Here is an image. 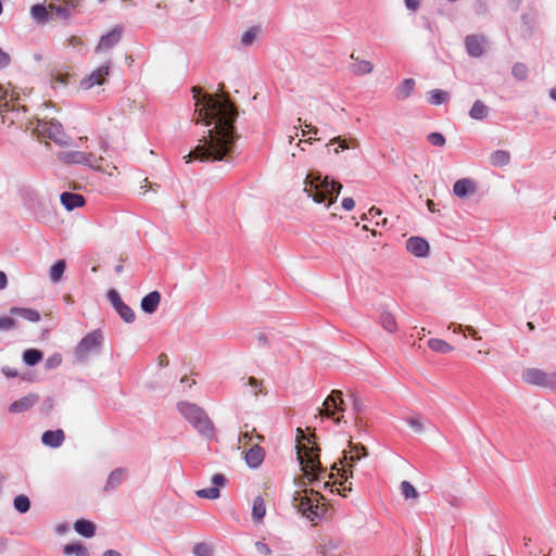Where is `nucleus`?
Wrapping results in <instances>:
<instances>
[{
	"label": "nucleus",
	"mask_w": 556,
	"mask_h": 556,
	"mask_svg": "<svg viewBox=\"0 0 556 556\" xmlns=\"http://www.w3.org/2000/svg\"><path fill=\"white\" fill-rule=\"evenodd\" d=\"M38 397L34 394H30V395H27V396H24L15 402H13L10 407H9V410L11 413H23V412H26L28 410L29 408H31L35 403L37 402Z\"/></svg>",
	"instance_id": "412c9836"
},
{
	"label": "nucleus",
	"mask_w": 556,
	"mask_h": 556,
	"mask_svg": "<svg viewBox=\"0 0 556 556\" xmlns=\"http://www.w3.org/2000/svg\"><path fill=\"white\" fill-rule=\"evenodd\" d=\"M161 302V294L159 291H152L147 294L141 301V308L148 314L154 313Z\"/></svg>",
	"instance_id": "4be33fe9"
},
{
	"label": "nucleus",
	"mask_w": 556,
	"mask_h": 556,
	"mask_svg": "<svg viewBox=\"0 0 556 556\" xmlns=\"http://www.w3.org/2000/svg\"><path fill=\"white\" fill-rule=\"evenodd\" d=\"M74 528L79 534L86 538H91L96 533V526L89 520L79 519L75 522Z\"/></svg>",
	"instance_id": "cd10ccee"
},
{
	"label": "nucleus",
	"mask_w": 556,
	"mask_h": 556,
	"mask_svg": "<svg viewBox=\"0 0 556 556\" xmlns=\"http://www.w3.org/2000/svg\"><path fill=\"white\" fill-rule=\"evenodd\" d=\"M103 342V336L100 330H94L85 336L75 349V357L83 363L88 359L90 354L97 353Z\"/></svg>",
	"instance_id": "6e6552de"
},
{
	"label": "nucleus",
	"mask_w": 556,
	"mask_h": 556,
	"mask_svg": "<svg viewBox=\"0 0 556 556\" xmlns=\"http://www.w3.org/2000/svg\"><path fill=\"white\" fill-rule=\"evenodd\" d=\"M342 185L330 180L327 176L323 177L318 172H311L305 178L304 191L317 203H325L326 206L332 204L340 191Z\"/></svg>",
	"instance_id": "7ed1b4c3"
},
{
	"label": "nucleus",
	"mask_w": 556,
	"mask_h": 556,
	"mask_svg": "<svg viewBox=\"0 0 556 556\" xmlns=\"http://www.w3.org/2000/svg\"><path fill=\"white\" fill-rule=\"evenodd\" d=\"M344 401L342 392L340 390H333L324 401L323 408L319 410L321 416L333 419L336 424H339L342 416H337V413L344 410Z\"/></svg>",
	"instance_id": "9b49d317"
},
{
	"label": "nucleus",
	"mask_w": 556,
	"mask_h": 556,
	"mask_svg": "<svg viewBox=\"0 0 556 556\" xmlns=\"http://www.w3.org/2000/svg\"><path fill=\"white\" fill-rule=\"evenodd\" d=\"M256 37V31L254 29H250L245 31L242 36V42L244 45H251Z\"/></svg>",
	"instance_id": "6e6d98bb"
},
{
	"label": "nucleus",
	"mask_w": 556,
	"mask_h": 556,
	"mask_svg": "<svg viewBox=\"0 0 556 556\" xmlns=\"http://www.w3.org/2000/svg\"><path fill=\"white\" fill-rule=\"evenodd\" d=\"M428 346L430 350L437 353L447 354L451 353L454 348L442 339H430L428 341Z\"/></svg>",
	"instance_id": "72a5a7b5"
},
{
	"label": "nucleus",
	"mask_w": 556,
	"mask_h": 556,
	"mask_svg": "<svg viewBox=\"0 0 556 556\" xmlns=\"http://www.w3.org/2000/svg\"><path fill=\"white\" fill-rule=\"evenodd\" d=\"M65 434L62 430H48L42 434V443L51 447H59L64 442Z\"/></svg>",
	"instance_id": "5701e85b"
},
{
	"label": "nucleus",
	"mask_w": 556,
	"mask_h": 556,
	"mask_svg": "<svg viewBox=\"0 0 556 556\" xmlns=\"http://www.w3.org/2000/svg\"><path fill=\"white\" fill-rule=\"evenodd\" d=\"M256 548L258 552L265 554V555H269L271 553V549L269 548V546L265 543H262V542H257L256 543Z\"/></svg>",
	"instance_id": "0e129e2a"
},
{
	"label": "nucleus",
	"mask_w": 556,
	"mask_h": 556,
	"mask_svg": "<svg viewBox=\"0 0 556 556\" xmlns=\"http://www.w3.org/2000/svg\"><path fill=\"white\" fill-rule=\"evenodd\" d=\"M67 46H71L73 48H80L84 46V40L81 37L74 35L67 39Z\"/></svg>",
	"instance_id": "5fc2aeb1"
},
{
	"label": "nucleus",
	"mask_w": 556,
	"mask_h": 556,
	"mask_svg": "<svg viewBox=\"0 0 556 556\" xmlns=\"http://www.w3.org/2000/svg\"><path fill=\"white\" fill-rule=\"evenodd\" d=\"M355 206V202L352 198H344L342 200V207L346 211H351Z\"/></svg>",
	"instance_id": "e2e57ef3"
},
{
	"label": "nucleus",
	"mask_w": 556,
	"mask_h": 556,
	"mask_svg": "<svg viewBox=\"0 0 556 556\" xmlns=\"http://www.w3.org/2000/svg\"><path fill=\"white\" fill-rule=\"evenodd\" d=\"M407 250L415 256L422 257L429 253V243L420 237H412L406 242Z\"/></svg>",
	"instance_id": "a211bd4d"
},
{
	"label": "nucleus",
	"mask_w": 556,
	"mask_h": 556,
	"mask_svg": "<svg viewBox=\"0 0 556 556\" xmlns=\"http://www.w3.org/2000/svg\"><path fill=\"white\" fill-rule=\"evenodd\" d=\"M466 331H468V333L475 339V340H480L481 337L478 336V332L476 331V329L471 326H466Z\"/></svg>",
	"instance_id": "774afa93"
},
{
	"label": "nucleus",
	"mask_w": 556,
	"mask_h": 556,
	"mask_svg": "<svg viewBox=\"0 0 556 556\" xmlns=\"http://www.w3.org/2000/svg\"><path fill=\"white\" fill-rule=\"evenodd\" d=\"M125 323H132L136 318L134 311L124 302L115 309Z\"/></svg>",
	"instance_id": "a19ab883"
},
{
	"label": "nucleus",
	"mask_w": 556,
	"mask_h": 556,
	"mask_svg": "<svg viewBox=\"0 0 556 556\" xmlns=\"http://www.w3.org/2000/svg\"><path fill=\"white\" fill-rule=\"evenodd\" d=\"M195 100L193 121L195 124L212 126L207 136L203 137L189 154L184 156L186 163L193 160L201 162L229 161L239 136L236 134L235 122L238 110L227 92L222 94H202L200 87L192 88Z\"/></svg>",
	"instance_id": "f257e3e1"
},
{
	"label": "nucleus",
	"mask_w": 556,
	"mask_h": 556,
	"mask_svg": "<svg viewBox=\"0 0 556 556\" xmlns=\"http://www.w3.org/2000/svg\"><path fill=\"white\" fill-rule=\"evenodd\" d=\"M351 59L355 60L356 62L352 65V72L357 75H366L372 72L374 66L369 61L366 60H358L355 58L354 53L351 54Z\"/></svg>",
	"instance_id": "bb28decb"
},
{
	"label": "nucleus",
	"mask_w": 556,
	"mask_h": 556,
	"mask_svg": "<svg viewBox=\"0 0 556 556\" xmlns=\"http://www.w3.org/2000/svg\"><path fill=\"white\" fill-rule=\"evenodd\" d=\"M123 35V27L119 25H116L112 28L111 31H109L106 35H103L96 47V52H104L112 49L114 46H116Z\"/></svg>",
	"instance_id": "4468645a"
},
{
	"label": "nucleus",
	"mask_w": 556,
	"mask_h": 556,
	"mask_svg": "<svg viewBox=\"0 0 556 556\" xmlns=\"http://www.w3.org/2000/svg\"><path fill=\"white\" fill-rule=\"evenodd\" d=\"M264 439V435L256 434L257 442L245 452V462L252 468H257L264 460L265 451L260 446Z\"/></svg>",
	"instance_id": "2eb2a0df"
},
{
	"label": "nucleus",
	"mask_w": 556,
	"mask_h": 556,
	"mask_svg": "<svg viewBox=\"0 0 556 556\" xmlns=\"http://www.w3.org/2000/svg\"><path fill=\"white\" fill-rule=\"evenodd\" d=\"M477 191V185L471 178L458 179L453 186V192L458 198H465Z\"/></svg>",
	"instance_id": "f3484780"
},
{
	"label": "nucleus",
	"mask_w": 556,
	"mask_h": 556,
	"mask_svg": "<svg viewBox=\"0 0 556 556\" xmlns=\"http://www.w3.org/2000/svg\"><path fill=\"white\" fill-rule=\"evenodd\" d=\"M62 362V357L60 354H55L53 356H51L50 358L47 359V366L49 368H53V367H56L61 364Z\"/></svg>",
	"instance_id": "13d9d810"
},
{
	"label": "nucleus",
	"mask_w": 556,
	"mask_h": 556,
	"mask_svg": "<svg viewBox=\"0 0 556 556\" xmlns=\"http://www.w3.org/2000/svg\"><path fill=\"white\" fill-rule=\"evenodd\" d=\"M525 382L556 391V371L546 372L539 368H527L522 371Z\"/></svg>",
	"instance_id": "9d476101"
},
{
	"label": "nucleus",
	"mask_w": 556,
	"mask_h": 556,
	"mask_svg": "<svg viewBox=\"0 0 556 556\" xmlns=\"http://www.w3.org/2000/svg\"><path fill=\"white\" fill-rule=\"evenodd\" d=\"M11 62L10 55L0 48V68L8 66Z\"/></svg>",
	"instance_id": "bf43d9fd"
},
{
	"label": "nucleus",
	"mask_w": 556,
	"mask_h": 556,
	"mask_svg": "<svg viewBox=\"0 0 556 556\" xmlns=\"http://www.w3.org/2000/svg\"><path fill=\"white\" fill-rule=\"evenodd\" d=\"M488 114L489 108L481 100L475 101L472 108L469 111V116L478 121L486 118Z\"/></svg>",
	"instance_id": "2f4dec72"
},
{
	"label": "nucleus",
	"mask_w": 556,
	"mask_h": 556,
	"mask_svg": "<svg viewBox=\"0 0 556 556\" xmlns=\"http://www.w3.org/2000/svg\"><path fill=\"white\" fill-rule=\"evenodd\" d=\"M256 434H258L256 429L251 428L248 424H245L240 431L238 440L239 448H245V446H248L254 438L256 439Z\"/></svg>",
	"instance_id": "a878e982"
},
{
	"label": "nucleus",
	"mask_w": 556,
	"mask_h": 556,
	"mask_svg": "<svg viewBox=\"0 0 556 556\" xmlns=\"http://www.w3.org/2000/svg\"><path fill=\"white\" fill-rule=\"evenodd\" d=\"M450 100V94L446 91L434 89L429 92V102L433 105L445 103Z\"/></svg>",
	"instance_id": "58836bf2"
},
{
	"label": "nucleus",
	"mask_w": 556,
	"mask_h": 556,
	"mask_svg": "<svg viewBox=\"0 0 556 556\" xmlns=\"http://www.w3.org/2000/svg\"><path fill=\"white\" fill-rule=\"evenodd\" d=\"M266 515L265 501L262 496L255 497L252 508V518L254 521L260 522Z\"/></svg>",
	"instance_id": "473e14b6"
},
{
	"label": "nucleus",
	"mask_w": 556,
	"mask_h": 556,
	"mask_svg": "<svg viewBox=\"0 0 556 556\" xmlns=\"http://www.w3.org/2000/svg\"><path fill=\"white\" fill-rule=\"evenodd\" d=\"M15 326H16V323L13 318L8 317V316L0 317V329L10 330V329L15 328Z\"/></svg>",
	"instance_id": "3c124183"
},
{
	"label": "nucleus",
	"mask_w": 556,
	"mask_h": 556,
	"mask_svg": "<svg viewBox=\"0 0 556 556\" xmlns=\"http://www.w3.org/2000/svg\"><path fill=\"white\" fill-rule=\"evenodd\" d=\"M381 210L372 206L369 208L367 214H364L363 219H375L381 215Z\"/></svg>",
	"instance_id": "4d7b16f0"
},
{
	"label": "nucleus",
	"mask_w": 556,
	"mask_h": 556,
	"mask_svg": "<svg viewBox=\"0 0 556 556\" xmlns=\"http://www.w3.org/2000/svg\"><path fill=\"white\" fill-rule=\"evenodd\" d=\"M66 268V263L64 260H59L56 263L52 265L50 268V278L53 282H58L61 280L64 270Z\"/></svg>",
	"instance_id": "4c0bfd02"
},
{
	"label": "nucleus",
	"mask_w": 556,
	"mask_h": 556,
	"mask_svg": "<svg viewBox=\"0 0 556 556\" xmlns=\"http://www.w3.org/2000/svg\"><path fill=\"white\" fill-rule=\"evenodd\" d=\"M108 298L115 309L123 303L118 292L114 289L108 292Z\"/></svg>",
	"instance_id": "603ef678"
},
{
	"label": "nucleus",
	"mask_w": 556,
	"mask_h": 556,
	"mask_svg": "<svg viewBox=\"0 0 556 556\" xmlns=\"http://www.w3.org/2000/svg\"><path fill=\"white\" fill-rule=\"evenodd\" d=\"M407 424L417 432H420L422 431L424 429V426H422V422L419 420V418L417 417H408L406 419Z\"/></svg>",
	"instance_id": "864d4df0"
},
{
	"label": "nucleus",
	"mask_w": 556,
	"mask_h": 556,
	"mask_svg": "<svg viewBox=\"0 0 556 556\" xmlns=\"http://www.w3.org/2000/svg\"><path fill=\"white\" fill-rule=\"evenodd\" d=\"M192 552L195 556H212V547L204 542L197 543Z\"/></svg>",
	"instance_id": "a18cd8bd"
},
{
	"label": "nucleus",
	"mask_w": 556,
	"mask_h": 556,
	"mask_svg": "<svg viewBox=\"0 0 556 556\" xmlns=\"http://www.w3.org/2000/svg\"><path fill=\"white\" fill-rule=\"evenodd\" d=\"M10 313L12 315L21 316L29 321H39L40 320V314L38 311L33 308H25V307H12L10 309Z\"/></svg>",
	"instance_id": "c756f323"
},
{
	"label": "nucleus",
	"mask_w": 556,
	"mask_h": 556,
	"mask_svg": "<svg viewBox=\"0 0 556 556\" xmlns=\"http://www.w3.org/2000/svg\"><path fill=\"white\" fill-rule=\"evenodd\" d=\"M110 71L111 62L101 65L99 68L94 70L88 77L81 80V87L84 89H90L93 86L103 85L106 81V77L109 76Z\"/></svg>",
	"instance_id": "ddd939ff"
},
{
	"label": "nucleus",
	"mask_w": 556,
	"mask_h": 556,
	"mask_svg": "<svg viewBox=\"0 0 556 556\" xmlns=\"http://www.w3.org/2000/svg\"><path fill=\"white\" fill-rule=\"evenodd\" d=\"M14 508L22 514L27 513L30 508L29 498L24 494L17 495L14 498Z\"/></svg>",
	"instance_id": "79ce46f5"
},
{
	"label": "nucleus",
	"mask_w": 556,
	"mask_h": 556,
	"mask_svg": "<svg viewBox=\"0 0 556 556\" xmlns=\"http://www.w3.org/2000/svg\"><path fill=\"white\" fill-rule=\"evenodd\" d=\"M178 410L200 434L210 440L214 438V425L202 407L193 403L180 402Z\"/></svg>",
	"instance_id": "423d86ee"
},
{
	"label": "nucleus",
	"mask_w": 556,
	"mask_h": 556,
	"mask_svg": "<svg viewBox=\"0 0 556 556\" xmlns=\"http://www.w3.org/2000/svg\"><path fill=\"white\" fill-rule=\"evenodd\" d=\"M486 38L482 35H468L465 38V48L467 53L472 58H480L484 53Z\"/></svg>",
	"instance_id": "dca6fc26"
},
{
	"label": "nucleus",
	"mask_w": 556,
	"mask_h": 556,
	"mask_svg": "<svg viewBox=\"0 0 556 556\" xmlns=\"http://www.w3.org/2000/svg\"><path fill=\"white\" fill-rule=\"evenodd\" d=\"M65 555L89 556L87 547L80 543L66 544L63 548Z\"/></svg>",
	"instance_id": "e433bc0d"
},
{
	"label": "nucleus",
	"mask_w": 556,
	"mask_h": 556,
	"mask_svg": "<svg viewBox=\"0 0 556 556\" xmlns=\"http://www.w3.org/2000/svg\"><path fill=\"white\" fill-rule=\"evenodd\" d=\"M35 131L39 138L50 139L59 146L67 143L66 136L63 131L62 125L53 119L51 121H37Z\"/></svg>",
	"instance_id": "1a4fd4ad"
},
{
	"label": "nucleus",
	"mask_w": 556,
	"mask_h": 556,
	"mask_svg": "<svg viewBox=\"0 0 556 556\" xmlns=\"http://www.w3.org/2000/svg\"><path fill=\"white\" fill-rule=\"evenodd\" d=\"M380 325L388 332H395L397 324L394 316L391 313L384 312L380 315Z\"/></svg>",
	"instance_id": "c9c22d12"
},
{
	"label": "nucleus",
	"mask_w": 556,
	"mask_h": 556,
	"mask_svg": "<svg viewBox=\"0 0 556 556\" xmlns=\"http://www.w3.org/2000/svg\"><path fill=\"white\" fill-rule=\"evenodd\" d=\"M61 202L68 211H72L76 207L83 206L85 204V199L78 193L63 192L61 194Z\"/></svg>",
	"instance_id": "b1692460"
},
{
	"label": "nucleus",
	"mask_w": 556,
	"mask_h": 556,
	"mask_svg": "<svg viewBox=\"0 0 556 556\" xmlns=\"http://www.w3.org/2000/svg\"><path fill=\"white\" fill-rule=\"evenodd\" d=\"M157 362L161 367H166L169 364L168 356L165 353L159 355Z\"/></svg>",
	"instance_id": "69168bd1"
},
{
	"label": "nucleus",
	"mask_w": 556,
	"mask_h": 556,
	"mask_svg": "<svg viewBox=\"0 0 556 556\" xmlns=\"http://www.w3.org/2000/svg\"><path fill=\"white\" fill-rule=\"evenodd\" d=\"M338 143L339 148L334 149V153L338 154L340 152L339 149L346 150V149H356L358 148L359 143L357 139L355 138H342L340 136L334 137L330 140L329 144Z\"/></svg>",
	"instance_id": "c85d7f7f"
},
{
	"label": "nucleus",
	"mask_w": 556,
	"mask_h": 556,
	"mask_svg": "<svg viewBox=\"0 0 556 556\" xmlns=\"http://www.w3.org/2000/svg\"><path fill=\"white\" fill-rule=\"evenodd\" d=\"M248 384L251 387L252 392L255 396L263 392V382L261 380H257L255 377H250L248 379Z\"/></svg>",
	"instance_id": "8fccbe9b"
},
{
	"label": "nucleus",
	"mask_w": 556,
	"mask_h": 556,
	"mask_svg": "<svg viewBox=\"0 0 556 556\" xmlns=\"http://www.w3.org/2000/svg\"><path fill=\"white\" fill-rule=\"evenodd\" d=\"M83 0H52L49 3V10L54 11L56 15L67 18L78 12Z\"/></svg>",
	"instance_id": "f8f14e48"
},
{
	"label": "nucleus",
	"mask_w": 556,
	"mask_h": 556,
	"mask_svg": "<svg viewBox=\"0 0 556 556\" xmlns=\"http://www.w3.org/2000/svg\"><path fill=\"white\" fill-rule=\"evenodd\" d=\"M127 478V470L125 468H117L113 470L106 481L104 486L105 492H110L116 489L123 481Z\"/></svg>",
	"instance_id": "aec40b11"
},
{
	"label": "nucleus",
	"mask_w": 556,
	"mask_h": 556,
	"mask_svg": "<svg viewBox=\"0 0 556 556\" xmlns=\"http://www.w3.org/2000/svg\"><path fill=\"white\" fill-rule=\"evenodd\" d=\"M53 78L61 84H66L67 79L70 78V75L58 73L55 76L53 75Z\"/></svg>",
	"instance_id": "338daca9"
},
{
	"label": "nucleus",
	"mask_w": 556,
	"mask_h": 556,
	"mask_svg": "<svg viewBox=\"0 0 556 556\" xmlns=\"http://www.w3.org/2000/svg\"><path fill=\"white\" fill-rule=\"evenodd\" d=\"M415 87V80L413 78H406L396 89V98L404 100L408 98Z\"/></svg>",
	"instance_id": "f704fd0d"
},
{
	"label": "nucleus",
	"mask_w": 556,
	"mask_h": 556,
	"mask_svg": "<svg viewBox=\"0 0 556 556\" xmlns=\"http://www.w3.org/2000/svg\"><path fill=\"white\" fill-rule=\"evenodd\" d=\"M26 106L20 96L0 85V116L2 123L22 127L26 122Z\"/></svg>",
	"instance_id": "20e7f679"
},
{
	"label": "nucleus",
	"mask_w": 556,
	"mask_h": 556,
	"mask_svg": "<svg viewBox=\"0 0 556 556\" xmlns=\"http://www.w3.org/2000/svg\"><path fill=\"white\" fill-rule=\"evenodd\" d=\"M324 496L313 489H303L296 492L293 497V505L303 516L315 521L324 516L327 508L324 504Z\"/></svg>",
	"instance_id": "39448f33"
},
{
	"label": "nucleus",
	"mask_w": 556,
	"mask_h": 556,
	"mask_svg": "<svg viewBox=\"0 0 556 556\" xmlns=\"http://www.w3.org/2000/svg\"><path fill=\"white\" fill-rule=\"evenodd\" d=\"M58 159L66 164H85L93 169L105 172L112 175V172L109 170V164H106L105 160L102 156H96L92 153H85L80 151H63L58 154Z\"/></svg>",
	"instance_id": "0eeeda50"
},
{
	"label": "nucleus",
	"mask_w": 556,
	"mask_h": 556,
	"mask_svg": "<svg viewBox=\"0 0 556 556\" xmlns=\"http://www.w3.org/2000/svg\"><path fill=\"white\" fill-rule=\"evenodd\" d=\"M23 358L27 365L34 366L41 361L42 353L38 350L29 349L24 352Z\"/></svg>",
	"instance_id": "ea45409f"
},
{
	"label": "nucleus",
	"mask_w": 556,
	"mask_h": 556,
	"mask_svg": "<svg viewBox=\"0 0 556 556\" xmlns=\"http://www.w3.org/2000/svg\"><path fill=\"white\" fill-rule=\"evenodd\" d=\"M197 494L199 497H202V498L215 500V498L219 497L220 492L217 486H211V488H205V489L197 491Z\"/></svg>",
	"instance_id": "c03bdc74"
},
{
	"label": "nucleus",
	"mask_w": 556,
	"mask_h": 556,
	"mask_svg": "<svg viewBox=\"0 0 556 556\" xmlns=\"http://www.w3.org/2000/svg\"><path fill=\"white\" fill-rule=\"evenodd\" d=\"M401 491L405 498H415L418 496V493L414 485H412L407 481H403L401 484Z\"/></svg>",
	"instance_id": "de8ad7c7"
},
{
	"label": "nucleus",
	"mask_w": 556,
	"mask_h": 556,
	"mask_svg": "<svg viewBox=\"0 0 556 556\" xmlns=\"http://www.w3.org/2000/svg\"><path fill=\"white\" fill-rule=\"evenodd\" d=\"M331 470H337V476H340L342 479H344V481H340L339 484L342 486L341 489H337L338 493L343 495V496H346V492H350L352 490V484L350 483L349 485H345L344 483L348 481L349 479V475H348V470L345 468H339L338 467V464L337 463H333L332 466H331ZM329 478L332 479L334 477V473L333 471H331L329 475ZM350 477H352V471L350 470ZM333 484H338V481L334 480L333 481Z\"/></svg>",
	"instance_id": "6ab92c4d"
},
{
	"label": "nucleus",
	"mask_w": 556,
	"mask_h": 556,
	"mask_svg": "<svg viewBox=\"0 0 556 556\" xmlns=\"http://www.w3.org/2000/svg\"><path fill=\"white\" fill-rule=\"evenodd\" d=\"M490 162L495 167L506 166L510 162V154L505 150H496L490 155Z\"/></svg>",
	"instance_id": "7c9ffc66"
},
{
	"label": "nucleus",
	"mask_w": 556,
	"mask_h": 556,
	"mask_svg": "<svg viewBox=\"0 0 556 556\" xmlns=\"http://www.w3.org/2000/svg\"><path fill=\"white\" fill-rule=\"evenodd\" d=\"M296 432V454L303 471L301 483L306 485L324 478L327 469L319 460L320 448L317 445L315 433L306 435L301 428H298Z\"/></svg>",
	"instance_id": "f03ea898"
},
{
	"label": "nucleus",
	"mask_w": 556,
	"mask_h": 556,
	"mask_svg": "<svg viewBox=\"0 0 556 556\" xmlns=\"http://www.w3.org/2000/svg\"><path fill=\"white\" fill-rule=\"evenodd\" d=\"M428 141L435 147H443L445 144V138L440 132H431L428 135Z\"/></svg>",
	"instance_id": "09e8293b"
},
{
	"label": "nucleus",
	"mask_w": 556,
	"mask_h": 556,
	"mask_svg": "<svg viewBox=\"0 0 556 556\" xmlns=\"http://www.w3.org/2000/svg\"><path fill=\"white\" fill-rule=\"evenodd\" d=\"M350 446L352 447L351 455L348 456L346 453H344V460L346 462V465L352 468L357 460L367 456V450L364 445H353L352 442H350Z\"/></svg>",
	"instance_id": "393cba45"
},
{
	"label": "nucleus",
	"mask_w": 556,
	"mask_h": 556,
	"mask_svg": "<svg viewBox=\"0 0 556 556\" xmlns=\"http://www.w3.org/2000/svg\"><path fill=\"white\" fill-rule=\"evenodd\" d=\"M48 8L42 4H35L31 7V15L38 22H45L48 17Z\"/></svg>",
	"instance_id": "37998d69"
},
{
	"label": "nucleus",
	"mask_w": 556,
	"mask_h": 556,
	"mask_svg": "<svg viewBox=\"0 0 556 556\" xmlns=\"http://www.w3.org/2000/svg\"><path fill=\"white\" fill-rule=\"evenodd\" d=\"M212 482L215 484V485H220L223 486L226 482V478L224 477V475L222 473H216L213 476L212 478Z\"/></svg>",
	"instance_id": "680f3d73"
},
{
	"label": "nucleus",
	"mask_w": 556,
	"mask_h": 556,
	"mask_svg": "<svg viewBox=\"0 0 556 556\" xmlns=\"http://www.w3.org/2000/svg\"><path fill=\"white\" fill-rule=\"evenodd\" d=\"M511 73H513L514 77H516L518 80H525L528 76V68L522 63H516L513 66Z\"/></svg>",
	"instance_id": "49530a36"
},
{
	"label": "nucleus",
	"mask_w": 556,
	"mask_h": 556,
	"mask_svg": "<svg viewBox=\"0 0 556 556\" xmlns=\"http://www.w3.org/2000/svg\"><path fill=\"white\" fill-rule=\"evenodd\" d=\"M405 5L408 10L416 11L420 7V0H405Z\"/></svg>",
	"instance_id": "052dcab7"
}]
</instances>
